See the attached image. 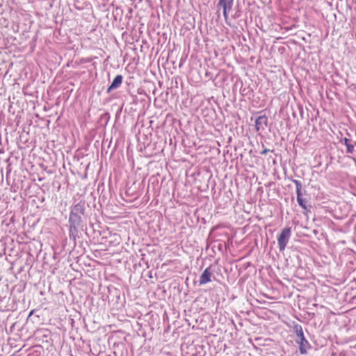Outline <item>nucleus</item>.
<instances>
[{
	"mask_svg": "<svg viewBox=\"0 0 356 356\" xmlns=\"http://www.w3.org/2000/svg\"><path fill=\"white\" fill-rule=\"evenodd\" d=\"M83 213V209L80 204L75 205L72 209L70 218V232L74 234L76 232V228L81 222V215Z\"/></svg>",
	"mask_w": 356,
	"mask_h": 356,
	"instance_id": "f257e3e1",
	"label": "nucleus"
},
{
	"mask_svg": "<svg viewBox=\"0 0 356 356\" xmlns=\"http://www.w3.org/2000/svg\"><path fill=\"white\" fill-rule=\"evenodd\" d=\"M291 236V228L286 227L282 230L281 233L278 236L277 242L280 250L284 251L286 247Z\"/></svg>",
	"mask_w": 356,
	"mask_h": 356,
	"instance_id": "f03ea898",
	"label": "nucleus"
},
{
	"mask_svg": "<svg viewBox=\"0 0 356 356\" xmlns=\"http://www.w3.org/2000/svg\"><path fill=\"white\" fill-rule=\"evenodd\" d=\"M233 5V0H219L217 5L218 11L222 10L223 16L225 20L228 18V15L232 9Z\"/></svg>",
	"mask_w": 356,
	"mask_h": 356,
	"instance_id": "7ed1b4c3",
	"label": "nucleus"
},
{
	"mask_svg": "<svg viewBox=\"0 0 356 356\" xmlns=\"http://www.w3.org/2000/svg\"><path fill=\"white\" fill-rule=\"evenodd\" d=\"M268 123V119L265 115L257 118L255 120V129L257 131L264 130Z\"/></svg>",
	"mask_w": 356,
	"mask_h": 356,
	"instance_id": "20e7f679",
	"label": "nucleus"
},
{
	"mask_svg": "<svg viewBox=\"0 0 356 356\" xmlns=\"http://www.w3.org/2000/svg\"><path fill=\"white\" fill-rule=\"evenodd\" d=\"M211 272L209 268H207L200 277L199 283L200 285H204L211 282Z\"/></svg>",
	"mask_w": 356,
	"mask_h": 356,
	"instance_id": "39448f33",
	"label": "nucleus"
},
{
	"mask_svg": "<svg viewBox=\"0 0 356 356\" xmlns=\"http://www.w3.org/2000/svg\"><path fill=\"white\" fill-rule=\"evenodd\" d=\"M122 82V75H117L114 79L113 80L111 86L108 88L107 92H111L113 89L118 88Z\"/></svg>",
	"mask_w": 356,
	"mask_h": 356,
	"instance_id": "423d86ee",
	"label": "nucleus"
},
{
	"mask_svg": "<svg viewBox=\"0 0 356 356\" xmlns=\"http://www.w3.org/2000/svg\"><path fill=\"white\" fill-rule=\"evenodd\" d=\"M309 347V343L305 338L300 339L299 342V348L301 354H305L307 353V349Z\"/></svg>",
	"mask_w": 356,
	"mask_h": 356,
	"instance_id": "0eeeda50",
	"label": "nucleus"
},
{
	"mask_svg": "<svg viewBox=\"0 0 356 356\" xmlns=\"http://www.w3.org/2000/svg\"><path fill=\"white\" fill-rule=\"evenodd\" d=\"M293 183L296 184V194L299 195V193H301L302 185L300 182L298 180H293Z\"/></svg>",
	"mask_w": 356,
	"mask_h": 356,
	"instance_id": "6e6552de",
	"label": "nucleus"
},
{
	"mask_svg": "<svg viewBox=\"0 0 356 356\" xmlns=\"http://www.w3.org/2000/svg\"><path fill=\"white\" fill-rule=\"evenodd\" d=\"M297 201L298 204L302 207L305 208V205L303 203V200L301 197V193H299V195H297Z\"/></svg>",
	"mask_w": 356,
	"mask_h": 356,
	"instance_id": "1a4fd4ad",
	"label": "nucleus"
},
{
	"mask_svg": "<svg viewBox=\"0 0 356 356\" xmlns=\"http://www.w3.org/2000/svg\"><path fill=\"white\" fill-rule=\"evenodd\" d=\"M298 336L301 339L304 338V336H303V331L300 328V330L297 333Z\"/></svg>",
	"mask_w": 356,
	"mask_h": 356,
	"instance_id": "9d476101",
	"label": "nucleus"
},
{
	"mask_svg": "<svg viewBox=\"0 0 356 356\" xmlns=\"http://www.w3.org/2000/svg\"><path fill=\"white\" fill-rule=\"evenodd\" d=\"M347 149L348 152L351 153L353 150V146L347 145Z\"/></svg>",
	"mask_w": 356,
	"mask_h": 356,
	"instance_id": "9b49d317",
	"label": "nucleus"
},
{
	"mask_svg": "<svg viewBox=\"0 0 356 356\" xmlns=\"http://www.w3.org/2000/svg\"><path fill=\"white\" fill-rule=\"evenodd\" d=\"M268 152V149H265L261 152V154H266Z\"/></svg>",
	"mask_w": 356,
	"mask_h": 356,
	"instance_id": "f8f14e48",
	"label": "nucleus"
}]
</instances>
